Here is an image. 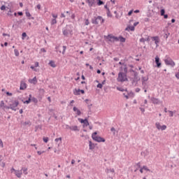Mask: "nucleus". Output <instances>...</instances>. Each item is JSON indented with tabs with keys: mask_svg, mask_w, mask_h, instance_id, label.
Returning a JSON list of instances; mask_svg holds the SVG:
<instances>
[{
	"mask_svg": "<svg viewBox=\"0 0 179 179\" xmlns=\"http://www.w3.org/2000/svg\"><path fill=\"white\" fill-rule=\"evenodd\" d=\"M107 40H109V41H111V39H113L114 41H120V43H125L127 41V39L124 38L122 36H119V37L112 36L111 34H109L106 36Z\"/></svg>",
	"mask_w": 179,
	"mask_h": 179,
	"instance_id": "1",
	"label": "nucleus"
},
{
	"mask_svg": "<svg viewBox=\"0 0 179 179\" xmlns=\"http://www.w3.org/2000/svg\"><path fill=\"white\" fill-rule=\"evenodd\" d=\"M91 22L92 24H99V23H101V24H103L104 23V20L103 19V17L98 16L92 18Z\"/></svg>",
	"mask_w": 179,
	"mask_h": 179,
	"instance_id": "2",
	"label": "nucleus"
},
{
	"mask_svg": "<svg viewBox=\"0 0 179 179\" xmlns=\"http://www.w3.org/2000/svg\"><path fill=\"white\" fill-rule=\"evenodd\" d=\"M92 138L93 141H95V142H106V139L104 138L97 136V131H95L92 134Z\"/></svg>",
	"mask_w": 179,
	"mask_h": 179,
	"instance_id": "3",
	"label": "nucleus"
},
{
	"mask_svg": "<svg viewBox=\"0 0 179 179\" xmlns=\"http://www.w3.org/2000/svg\"><path fill=\"white\" fill-rule=\"evenodd\" d=\"M62 34L65 36V37H68L69 34H72V29H71L70 25H66L65 27L62 29Z\"/></svg>",
	"mask_w": 179,
	"mask_h": 179,
	"instance_id": "4",
	"label": "nucleus"
},
{
	"mask_svg": "<svg viewBox=\"0 0 179 179\" xmlns=\"http://www.w3.org/2000/svg\"><path fill=\"white\" fill-rule=\"evenodd\" d=\"M31 101L35 103V104H37L38 103V99L34 96H32L31 94H29L28 99L24 101V104H30Z\"/></svg>",
	"mask_w": 179,
	"mask_h": 179,
	"instance_id": "5",
	"label": "nucleus"
},
{
	"mask_svg": "<svg viewBox=\"0 0 179 179\" xmlns=\"http://www.w3.org/2000/svg\"><path fill=\"white\" fill-rule=\"evenodd\" d=\"M128 81V78H127V74L123 72H120L118 73L117 82H127Z\"/></svg>",
	"mask_w": 179,
	"mask_h": 179,
	"instance_id": "6",
	"label": "nucleus"
},
{
	"mask_svg": "<svg viewBox=\"0 0 179 179\" xmlns=\"http://www.w3.org/2000/svg\"><path fill=\"white\" fill-rule=\"evenodd\" d=\"M164 62H165L166 65L171 66L172 68H174V66H176V62H174V61H173L171 59V58H170V57L165 59Z\"/></svg>",
	"mask_w": 179,
	"mask_h": 179,
	"instance_id": "7",
	"label": "nucleus"
},
{
	"mask_svg": "<svg viewBox=\"0 0 179 179\" xmlns=\"http://www.w3.org/2000/svg\"><path fill=\"white\" fill-rule=\"evenodd\" d=\"M19 106V101H13L11 103H10V110H13V111H16L17 110L16 107Z\"/></svg>",
	"mask_w": 179,
	"mask_h": 179,
	"instance_id": "8",
	"label": "nucleus"
},
{
	"mask_svg": "<svg viewBox=\"0 0 179 179\" xmlns=\"http://www.w3.org/2000/svg\"><path fill=\"white\" fill-rule=\"evenodd\" d=\"M155 127L159 130L161 129V131H166V129H167V126H166V124H164V125L162 126V125H160L159 122H156L155 123Z\"/></svg>",
	"mask_w": 179,
	"mask_h": 179,
	"instance_id": "9",
	"label": "nucleus"
},
{
	"mask_svg": "<svg viewBox=\"0 0 179 179\" xmlns=\"http://www.w3.org/2000/svg\"><path fill=\"white\" fill-rule=\"evenodd\" d=\"M151 39L152 41H155V44H156V47H159V44L160 43V38L159 36H152Z\"/></svg>",
	"mask_w": 179,
	"mask_h": 179,
	"instance_id": "10",
	"label": "nucleus"
},
{
	"mask_svg": "<svg viewBox=\"0 0 179 179\" xmlns=\"http://www.w3.org/2000/svg\"><path fill=\"white\" fill-rule=\"evenodd\" d=\"M80 93L81 94H85V90H80V89H76L75 91L73 92V94L75 96H80Z\"/></svg>",
	"mask_w": 179,
	"mask_h": 179,
	"instance_id": "11",
	"label": "nucleus"
},
{
	"mask_svg": "<svg viewBox=\"0 0 179 179\" xmlns=\"http://www.w3.org/2000/svg\"><path fill=\"white\" fill-rule=\"evenodd\" d=\"M155 64H157V68H162V62H160V58L159 56L155 57Z\"/></svg>",
	"mask_w": 179,
	"mask_h": 179,
	"instance_id": "12",
	"label": "nucleus"
},
{
	"mask_svg": "<svg viewBox=\"0 0 179 179\" xmlns=\"http://www.w3.org/2000/svg\"><path fill=\"white\" fill-rule=\"evenodd\" d=\"M150 100L152 103V104H160V103H162V101H160V100L157 98H155V97H151Z\"/></svg>",
	"mask_w": 179,
	"mask_h": 179,
	"instance_id": "13",
	"label": "nucleus"
},
{
	"mask_svg": "<svg viewBox=\"0 0 179 179\" xmlns=\"http://www.w3.org/2000/svg\"><path fill=\"white\" fill-rule=\"evenodd\" d=\"M25 89H27V84H26V83H24V81H21L20 90H25Z\"/></svg>",
	"mask_w": 179,
	"mask_h": 179,
	"instance_id": "14",
	"label": "nucleus"
},
{
	"mask_svg": "<svg viewBox=\"0 0 179 179\" xmlns=\"http://www.w3.org/2000/svg\"><path fill=\"white\" fill-rule=\"evenodd\" d=\"M139 73L136 71H134V80H136L137 82L138 80H141V78L138 76Z\"/></svg>",
	"mask_w": 179,
	"mask_h": 179,
	"instance_id": "15",
	"label": "nucleus"
},
{
	"mask_svg": "<svg viewBox=\"0 0 179 179\" xmlns=\"http://www.w3.org/2000/svg\"><path fill=\"white\" fill-rule=\"evenodd\" d=\"M148 80H149V76H147V77L142 76L141 77L142 84H143V85L147 84L146 82H148Z\"/></svg>",
	"mask_w": 179,
	"mask_h": 179,
	"instance_id": "16",
	"label": "nucleus"
},
{
	"mask_svg": "<svg viewBox=\"0 0 179 179\" xmlns=\"http://www.w3.org/2000/svg\"><path fill=\"white\" fill-rule=\"evenodd\" d=\"M25 15L27 16V17H29V19H31L32 20H34V17H31V14H30V12H29L28 9L25 10Z\"/></svg>",
	"mask_w": 179,
	"mask_h": 179,
	"instance_id": "17",
	"label": "nucleus"
},
{
	"mask_svg": "<svg viewBox=\"0 0 179 179\" xmlns=\"http://www.w3.org/2000/svg\"><path fill=\"white\" fill-rule=\"evenodd\" d=\"M123 96H124V97H126V99H129V97H134V92H128L127 94L124 93Z\"/></svg>",
	"mask_w": 179,
	"mask_h": 179,
	"instance_id": "18",
	"label": "nucleus"
},
{
	"mask_svg": "<svg viewBox=\"0 0 179 179\" xmlns=\"http://www.w3.org/2000/svg\"><path fill=\"white\" fill-rule=\"evenodd\" d=\"M15 174L16 177H17V178H22V173L21 170L20 171H19V170L15 171Z\"/></svg>",
	"mask_w": 179,
	"mask_h": 179,
	"instance_id": "19",
	"label": "nucleus"
},
{
	"mask_svg": "<svg viewBox=\"0 0 179 179\" xmlns=\"http://www.w3.org/2000/svg\"><path fill=\"white\" fill-rule=\"evenodd\" d=\"M85 2L86 3H88L90 8H92V6L94 5V0H86Z\"/></svg>",
	"mask_w": 179,
	"mask_h": 179,
	"instance_id": "20",
	"label": "nucleus"
},
{
	"mask_svg": "<svg viewBox=\"0 0 179 179\" xmlns=\"http://www.w3.org/2000/svg\"><path fill=\"white\" fill-rule=\"evenodd\" d=\"M73 111L76 113L77 115H80V114H82V112H80V110L78 109V108H76V106L73 108Z\"/></svg>",
	"mask_w": 179,
	"mask_h": 179,
	"instance_id": "21",
	"label": "nucleus"
},
{
	"mask_svg": "<svg viewBox=\"0 0 179 179\" xmlns=\"http://www.w3.org/2000/svg\"><path fill=\"white\" fill-rule=\"evenodd\" d=\"M89 147H90V150H93V149H94V148H96V145L91 141H89Z\"/></svg>",
	"mask_w": 179,
	"mask_h": 179,
	"instance_id": "22",
	"label": "nucleus"
},
{
	"mask_svg": "<svg viewBox=\"0 0 179 179\" xmlns=\"http://www.w3.org/2000/svg\"><path fill=\"white\" fill-rule=\"evenodd\" d=\"M71 131H74L75 132H79V128L78 127V126H71V127H70Z\"/></svg>",
	"mask_w": 179,
	"mask_h": 179,
	"instance_id": "23",
	"label": "nucleus"
},
{
	"mask_svg": "<svg viewBox=\"0 0 179 179\" xmlns=\"http://www.w3.org/2000/svg\"><path fill=\"white\" fill-rule=\"evenodd\" d=\"M29 83H33V85H36L37 83V78L34 77L33 79L29 80Z\"/></svg>",
	"mask_w": 179,
	"mask_h": 179,
	"instance_id": "24",
	"label": "nucleus"
},
{
	"mask_svg": "<svg viewBox=\"0 0 179 179\" xmlns=\"http://www.w3.org/2000/svg\"><path fill=\"white\" fill-rule=\"evenodd\" d=\"M21 172H22L25 176H27V174H29V173L27 172V168L26 167H22L21 169Z\"/></svg>",
	"mask_w": 179,
	"mask_h": 179,
	"instance_id": "25",
	"label": "nucleus"
},
{
	"mask_svg": "<svg viewBox=\"0 0 179 179\" xmlns=\"http://www.w3.org/2000/svg\"><path fill=\"white\" fill-rule=\"evenodd\" d=\"M49 65L52 67V68H56L57 67V64H55V62L51 60L49 62Z\"/></svg>",
	"mask_w": 179,
	"mask_h": 179,
	"instance_id": "26",
	"label": "nucleus"
},
{
	"mask_svg": "<svg viewBox=\"0 0 179 179\" xmlns=\"http://www.w3.org/2000/svg\"><path fill=\"white\" fill-rule=\"evenodd\" d=\"M5 102H3V101H1L0 108H2V110H5Z\"/></svg>",
	"mask_w": 179,
	"mask_h": 179,
	"instance_id": "27",
	"label": "nucleus"
},
{
	"mask_svg": "<svg viewBox=\"0 0 179 179\" xmlns=\"http://www.w3.org/2000/svg\"><path fill=\"white\" fill-rule=\"evenodd\" d=\"M128 29H129V30H131V31H135V27L134 26H129L127 27L125 30L127 31Z\"/></svg>",
	"mask_w": 179,
	"mask_h": 179,
	"instance_id": "28",
	"label": "nucleus"
},
{
	"mask_svg": "<svg viewBox=\"0 0 179 179\" xmlns=\"http://www.w3.org/2000/svg\"><path fill=\"white\" fill-rule=\"evenodd\" d=\"M142 86H143L142 89H143V90H144V92L147 93L148 90H146L147 89L146 87L148 86V84H142Z\"/></svg>",
	"mask_w": 179,
	"mask_h": 179,
	"instance_id": "29",
	"label": "nucleus"
},
{
	"mask_svg": "<svg viewBox=\"0 0 179 179\" xmlns=\"http://www.w3.org/2000/svg\"><path fill=\"white\" fill-rule=\"evenodd\" d=\"M50 24L52 26H54V24H57V19L52 18L51 20Z\"/></svg>",
	"mask_w": 179,
	"mask_h": 179,
	"instance_id": "30",
	"label": "nucleus"
},
{
	"mask_svg": "<svg viewBox=\"0 0 179 179\" xmlns=\"http://www.w3.org/2000/svg\"><path fill=\"white\" fill-rule=\"evenodd\" d=\"M117 90H119V92H128V90L126 89H124L122 87H117Z\"/></svg>",
	"mask_w": 179,
	"mask_h": 179,
	"instance_id": "31",
	"label": "nucleus"
},
{
	"mask_svg": "<svg viewBox=\"0 0 179 179\" xmlns=\"http://www.w3.org/2000/svg\"><path fill=\"white\" fill-rule=\"evenodd\" d=\"M169 36H170V33L169 31H166V33H165L164 35V38L167 40L169 38Z\"/></svg>",
	"mask_w": 179,
	"mask_h": 179,
	"instance_id": "32",
	"label": "nucleus"
},
{
	"mask_svg": "<svg viewBox=\"0 0 179 179\" xmlns=\"http://www.w3.org/2000/svg\"><path fill=\"white\" fill-rule=\"evenodd\" d=\"M97 1V6H101V5H104V3L101 0H96Z\"/></svg>",
	"mask_w": 179,
	"mask_h": 179,
	"instance_id": "33",
	"label": "nucleus"
},
{
	"mask_svg": "<svg viewBox=\"0 0 179 179\" xmlns=\"http://www.w3.org/2000/svg\"><path fill=\"white\" fill-rule=\"evenodd\" d=\"M83 124H84L85 127H89V125H90V124H89V120H87V119H85V121H84Z\"/></svg>",
	"mask_w": 179,
	"mask_h": 179,
	"instance_id": "34",
	"label": "nucleus"
},
{
	"mask_svg": "<svg viewBox=\"0 0 179 179\" xmlns=\"http://www.w3.org/2000/svg\"><path fill=\"white\" fill-rule=\"evenodd\" d=\"M168 113H169V117H174V113H176V111L168 110Z\"/></svg>",
	"mask_w": 179,
	"mask_h": 179,
	"instance_id": "35",
	"label": "nucleus"
},
{
	"mask_svg": "<svg viewBox=\"0 0 179 179\" xmlns=\"http://www.w3.org/2000/svg\"><path fill=\"white\" fill-rule=\"evenodd\" d=\"M14 54H15V57H19V55H20L19 50H17V49H15Z\"/></svg>",
	"mask_w": 179,
	"mask_h": 179,
	"instance_id": "36",
	"label": "nucleus"
},
{
	"mask_svg": "<svg viewBox=\"0 0 179 179\" xmlns=\"http://www.w3.org/2000/svg\"><path fill=\"white\" fill-rule=\"evenodd\" d=\"M26 37H27V34H26V32H23L22 34V39L24 40L26 38Z\"/></svg>",
	"mask_w": 179,
	"mask_h": 179,
	"instance_id": "37",
	"label": "nucleus"
},
{
	"mask_svg": "<svg viewBox=\"0 0 179 179\" xmlns=\"http://www.w3.org/2000/svg\"><path fill=\"white\" fill-rule=\"evenodd\" d=\"M23 125H29V126H30V125H31V122H30V120H27V121H26V122H24L23 123Z\"/></svg>",
	"mask_w": 179,
	"mask_h": 179,
	"instance_id": "38",
	"label": "nucleus"
},
{
	"mask_svg": "<svg viewBox=\"0 0 179 179\" xmlns=\"http://www.w3.org/2000/svg\"><path fill=\"white\" fill-rule=\"evenodd\" d=\"M124 73H125V75H127V73H128V67H127V64H124Z\"/></svg>",
	"mask_w": 179,
	"mask_h": 179,
	"instance_id": "39",
	"label": "nucleus"
},
{
	"mask_svg": "<svg viewBox=\"0 0 179 179\" xmlns=\"http://www.w3.org/2000/svg\"><path fill=\"white\" fill-rule=\"evenodd\" d=\"M107 16L108 17H113V15H111V12L110 11V10H107Z\"/></svg>",
	"mask_w": 179,
	"mask_h": 179,
	"instance_id": "40",
	"label": "nucleus"
},
{
	"mask_svg": "<svg viewBox=\"0 0 179 179\" xmlns=\"http://www.w3.org/2000/svg\"><path fill=\"white\" fill-rule=\"evenodd\" d=\"M165 13H166V10H164V9H161V10H160V15H161V16H163L164 15H165Z\"/></svg>",
	"mask_w": 179,
	"mask_h": 179,
	"instance_id": "41",
	"label": "nucleus"
},
{
	"mask_svg": "<svg viewBox=\"0 0 179 179\" xmlns=\"http://www.w3.org/2000/svg\"><path fill=\"white\" fill-rule=\"evenodd\" d=\"M66 51V46L64 45L63 46V51H62L63 55H65Z\"/></svg>",
	"mask_w": 179,
	"mask_h": 179,
	"instance_id": "42",
	"label": "nucleus"
},
{
	"mask_svg": "<svg viewBox=\"0 0 179 179\" xmlns=\"http://www.w3.org/2000/svg\"><path fill=\"white\" fill-rule=\"evenodd\" d=\"M143 169L145 170V171H150V169H149L146 166H143Z\"/></svg>",
	"mask_w": 179,
	"mask_h": 179,
	"instance_id": "43",
	"label": "nucleus"
},
{
	"mask_svg": "<svg viewBox=\"0 0 179 179\" xmlns=\"http://www.w3.org/2000/svg\"><path fill=\"white\" fill-rule=\"evenodd\" d=\"M43 142H45V143H47L49 140L48 137H43Z\"/></svg>",
	"mask_w": 179,
	"mask_h": 179,
	"instance_id": "44",
	"label": "nucleus"
},
{
	"mask_svg": "<svg viewBox=\"0 0 179 179\" xmlns=\"http://www.w3.org/2000/svg\"><path fill=\"white\" fill-rule=\"evenodd\" d=\"M96 87H98L99 89H103V84L99 83V84L96 85Z\"/></svg>",
	"mask_w": 179,
	"mask_h": 179,
	"instance_id": "45",
	"label": "nucleus"
},
{
	"mask_svg": "<svg viewBox=\"0 0 179 179\" xmlns=\"http://www.w3.org/2000/svg\"><path fill=\"white\" fill-rule=\"evenodd\" d=\"M139 41H140V43H143V44H145V42L146 41L145 40L144 38H140Z\"/></svg>",
	"mask_w": 179,
	"mask_h": 179,
	"instance_id": "46",
	"label": "nucleus"
},
{
	"mask_svg": "<svg viewBox=\"0 0 179 179\" xmlns=\"http://www.w3.org/2000/svg\"><path fill=\"white\" fill-rule=\"evenodd\" d=\"M52 16L53 19H57V17H58V15L57 14L52 13Z\"/></svg>",
	"mask_w": 179,
	"mask_h": 179,
	"instance_id": "47",
	"label": "nucleus"
},
{
	"mask_svg": "<svg viewBox=\"0 0 179 179\" xmlns=\"http://www.w3.org/2000/svg\"><path fill=\"white\" fill-rule=\"evenodd\" d=\"M0 9L1 10H5V9H6V6H5V5H3L1 6Z\"/></svg>",
	"mask_w": 179,
	"mask_h": 179,
	"instance_id": "48",
	"label": "nucleus"
},
{
	"mask_svg": "<svg viewBox=\"0 0 179 179\" xmlns=\"http://www.w3.org/2000/svg\"><path fill=\"white\" fill-rule=\"evenodd\" d=\"M110 131H111V132H113V135H115V128L112 127V128L110 129Z\"/></svg>",
	"mask_w": 179,
	"mask_h": 179,
	"instance_id": "49",
	"label": "nucleus"
},
{
	"mask_svg": "<svg viewBox=\"0 0 179 179\" xmlns=\"http://www.w3.org/2000/svg\"><path fill=\"white\" fill-rule=\"evenodd\" d=\"M78 121H80V122L81 124H84V122H85V119L83 120V119L79 118V119H78Z\"/></svg>",
	"mask_w": 179,
	"mask_h": 179,
	"instance_id": "50",
	"label": "nucleus"
},
{
	"mask_svg": "<svg viewBox=\"0 0 179 179\" xmlns=\"http://www.w3.org/2000/svg\"><path fill=\"white\" fill-rule=\"evenodd\" d=\"M135 92L136 93H139L141 92V88H138V87L136 88Z\"/></svg>",
	"mask_w": 179,
	"mask_h": 179,
	"instance_id": "51",
	"label": "nucleus"
},
{
	"mask_svg": "<svg viewBox=\"0 0 179 179\" xmlns=\"http://www.w3.org/2000/svg\"><path fill=\"white\" fill-rule=\"evenodd\" d=\"M0 146L1 148H3V142H2V140L0 138Z\"/></svg>",
	"mask_w": 179,
	"mask_h": 179,
	"instance_id": "52",
	"label": "nucleus"
},
{
	"mask_svg": "<svg viewBox=\"0 0 179 179\" xmlns=\"http://www.w3.org/2000/svg\"><path fill=\"white\" fill-rule=\"evenodd\" d=\"M55 142H58L59 141H62V138L59 137V138H55Z\"/></svg>",
	"mask_w": 179,
	"mask_h": 179,
	"instance_id": "53",
	"label": "nucleus"
},
{
	"mask_svg": "<svg viewBox=\"0 0 179 179\" xmlns=\"http://www.w3.org/2000/svg\"><path fill=\"white\" fill-rule=\"evenodd\" d=\"M144 40H145V41H150V36H148L147 38H144Z\"/></svg>",
	"mask_w": 179,
	"mask_h": 179,
	"instance_id": "54",
	"label": "nucleus"
},
{
	"mask_svg": "<svg viewBox=\"0 0 179 179\" xmlns=\"http://www.w3.org/2000/svg\"><path fill=\"white\" fill-rule=\"evenodd\" d=\"M43 153H44V151H37V154L41 156V155H43Z\"/></svg>",
	"mask_w": 179,
	"mask_h": 179,
	"instance_id": "55",
	"label": "nucleus"
},
{
	"mask_svg": "<svg viewBox=\"0 0 179 179\" xmlns=\"http://www.w3.org/2000/svg\"><path fill=\"white\" fill-rule=\"evenodd\" d=\"M17 15H18V16H23V12L19 11V12L17 13Z\"/></svg>",
	"mask_w": 179,
	"mask_h": 179,
	"instance_id": "56",
	"label": "nucleus"
},
{
	"mask_svg": "<svg viewBox=\"0 0 179 179\" xmlns=\"http://www.w3.org/2000/svg\"><path fill=\"white\" fill-rule=\"evenodd\" d=\"M6 108L7 110L10 109V104H9V106H4V109Z\"/></svg>",
	"mask_w": 179,
	"mask_h": 179,
	"instance_id": "57",
	"label": "nucleus"
},
{
	"mask_svg": "<svg viewBox=\"0 0 179 179\" xmlns=\"http://www.w3.org/2000/svg\"><path fill=\"white\" fill-rule=\"evenodd\" d=\"M90 22H89V20H86V21H85V26H89V24H90Z\"/></svg>",
	"mask_w": 179,
	"mask_h": 179,
	"instance_id": "58",
	"label": "nucleus"
},
{
	"mask_svg": "<svg viewBox=\"0 0 179 179\" xmlns=\"http://www.w3.org/2000/svg\"><path fill=\"white\" fill-rule=\"evenodd\" d=\"M144 22H150V19H149L148 17H145L144 18Z\"/></svg>",
	"mask_w": 179,
	"mask_h": 179,
	"instance_id": "59",
	"label": "nucleus"
},
{
	"mask_svg": "<svg viewBox=\"0 0 179 179\" xmlns=\"http://www.w3.org/2000/svg\"><path fill=\"white\" fill-rule=\"evenodd\" d=\"M41 52H47V50H45V48H41Z\"/></svg>",
	"mask_w": 179,
	"mask_h": 179,
	"instance_id": "60",
	"label": "nucleus"
},
{
	"mask_svg": "<svg viewBox=\"0 0 179 179\" xmlns=\"http://www.w3.org/2000/svg\"><path fill=\"white\" fill-rule=\"evenodd\" d=\"M139 110H141V113H145V108H139Z\"/></svg>",
	"mask_w": 179,
	"mask_h": 179,
	"instance_id": "61",
	"label": "nucleus"
},
{
	"mask_svg": "<svg viewBox=\"0 0 179 179\" xmlns=\"http://www.w3.org/2000/svg\"><path fill=\"white\" fill-rule=\"evenodd\" d=\"M136 166H138V169H141V162H138L136 164Z\"/></svg>",
	"mask_w": 179,
	"mask_h": 179,
	"instance_id": "62",
	"label": "nucleus"
},
{
	"mask_svg": "<svg viewBox=\"0 0 179 179\" xmlns=\"http://www.w3.org/2000/svg\"><path fill=\"white\" fill-rule=\"evenodd\" d=\"M37 66H38V62H35L34 67H35V68H37Z\"/></svg>",
	"mask_w": 179,
	"mask_h": 179,
	"instance_id": "63",
	"label": "nucleus"
},
{
	"mask_svg": "<svg viewBox=\"0 0 179 179\" xmlns=\"http://www.w3.org/2000/svg\"><path fill=\"white\" fill-rule=\"evenodd\" d=\"M6 94L8 96H12V95H13V94L10 93V92H6Z\"/></svg>",
	"mask_w": 179,
	"mask_h": 179,
	"instance_id": "64",
	"label": "nucleus"
}]
</instances>
